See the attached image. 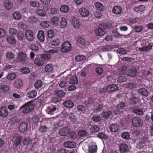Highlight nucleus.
<instances>
[{"label": "nucleus", "mask_w": 153, "mask_h": 153, "mask_svg": "<svg viewBox=\"0 0 153 153\" xmlns=\"http://www.w3.org/2000/svg\"><path fill=\"white\" fill-rule=\"evenodd\" d=\"M32 101H30L23 105L20 108V110L24 114H27L31 112L34 109L35 104Z\"/></svg>", "instance_id": "1"}, {"label": "nucleus", "mask_w": 153, "mask_h": 153, "mask_svg": "<svg viewBox=\"0 0 153 153\" xmlns=\"http://www.w3.org/2000/svg\"><path fill=\"white\" fill-rule=\"evenodd\" d=\"M107 27V26L105 24H100L98 28H97L95 30V34L100 36L104 35L105 33V30Z\"/></svg>", "instance_id": "2"}, {"label": "nucleus", "mask_w": 153, "mask_h": 153, "mask_svg": "<svg viewBox=\"0 0 153 153\" xmlns=\"http://www.w3.org/2000/svg\"><path fill=\"white\" fill-rule=\"evenodd\" d=\"M126 107L125 103L123 102H120L114 109V111L115 114L118 115L122 114Z\"/></svg>", "instance_id": "3"}, {"label": "nucleus", "mask_w": 153, "mask_h": 153, "mask_svg": "<svg viewBox=\"0 0 153 153\" xmlns=\"http://www.w3.org/2000/svg\"><path fill=\"white\" fill-rule=\"evenodd\" d=\"M58 50H54L53 49H51L48 51L46 53L42 54L41 56L42 59L44 61L45 63L50 59L51 57V55L49 53H55L58 52Z\"/></svg>", "instance_id": "4"}, {"label": "nucleus", "mask_w": 153, "mask_h": 153, "mask_svg": "<svg viewBox=\"0 0 153 153\" xmlns=\"http://www.w3.org/2000/svg\"><path fill=\"white\" fill-rule=\"evenodd\" d=\"M143 124V121L140 118L137 117H133L132 120V125L135 127H141Z\"/></svg>", "instance_id": "5"}, {"label": "nucleus", "mask_w": 153, "mask_h": 153, "mask_svg": "<svg viewBox=\"0 0 153 153\" xmlns=\"http://www.w3.org/2000/svg\"><path fill=\"white\" fill-rule=\"evenodd\" d=\"M71 49V45L68 41H66L64 43L61 50V51L63 53L67 52Z\"/></svg>", "instance_id": "6"}, {"label": "nucleus", "mask_w": 153, "mask_h": 153, "mask_svg": "<svg viewBox=\"0 0 153 153\" xmlns=\"http://www.w3.org/2000/svg\"><path fill=\"white\" fill-rule=\"evenodd\" d=\"M18 59L19 61L23 64H26L28 62L27 55L23 52H20L18 55Z\"/></svg>", "instance_id": "7"}, {"label": "nucleus", "mask_w": 153, "mask_h": 153, "mask_svg": "<svg viewBox=\"0 0 153 153\" xmlns=\"http://www.w3.org/2000/svg\"><path fill=\"white\" fill-rule=\"evenodd\" d=\"M25 37L29 41H32L34 39L33 33L30 30H27L25 32Z\"/></svg>", "instance_id": "8"}, {"label": "nucleus", "mask_w": 153, "mask_h": 153, "mask_svg": "<svg viewBox=\"0 0 153 153\" xmlns=\"http://www.w3.org/2000/svg\"><path fill=\"white\" fill-rule=\"evenodd\" d=\"M79 13L81 16L84 18L87 17L89 14V11L86 8L82 7L79 10Z\"/></svg>", "instance_id": "9"}, {"label": "nucleus", "mask_w": 153, "mask_h": 153, "mask_svg": "<svg viewBox=\"0 0 153 153\" xmlns=\"http://www.w3.org/2000/svg\"><path fill=\"white\" fill-rule=\"evenodd\" d=\"M118 89V86L115 84L110 85L106 87V90L109 92H112L116 91Z\"/></svg>", "instance_id": "10"}, {"label": "nucleus", "mask_w": 153, "mask_h": 153, "mask_svg": "<svg viewBox=\"0 0 153 153\" xmlns=\"http://www.w3.org/2000/svg\"><path fill=\"white\" fill-rule=\"evenodd\" d=\"M8 114L7 109L4 106H2L0 108V116L2 117H6Z\"/></svg>", "instance_id": "11"}, {"label": "nucleus", "mask_w": 153, "mask_h": 153, "mask_svg": "<svg viewBox=\"0 0 153 153\" xmlns=\"http://www.w3.org/2000/svg\"><path fill=\"white\" fill-rule=\"evenodd\" d=\"M101 102L100 100L99 99H95L94 98L91 97L88 100V103L89 105H92L94 104H97Z\"/></svg>", "instance_id": "12"}, {"label": "nucleus", "mask_w": 153, "mask_h": 153, "mask_svg": "<svg viewBox=\"0 0 153 153\" xmlns=\"http://www.w3.org/2000/svg\"><path fill=\"white\" fill-rule=\"evenodd\" d=\"M153 136V134H145L141 140L143 142L145 143H149L151 140L153 139L152 138V137Z\"/></svg>", "instance_id": "13"}, {"label": "nucleus", "mask_w": 153, "mask_h": 153, "mask_svg": "<svg viewBox=\"0 0 153 153\" xmlns=\"http://www.w3.org/2000/svg\"><path fill=\"white\" fill-rule=\"evenodd\" d=\"M22 141L21 137L20 136L16 137L14 136L13 138V145L16 146H18Z\"/></svg>", "instance_id": "14"}, {"label": "nucleus", "mask_w": 153, "mask_h": 153, "mask_svg": "<svg viewBox=\"0 0 153 153\" xmlns=\"http://www.w3.org/2000/svg\"><path fill=\"white\" fill-rule=\"evenodd\" d=\"M34 63L37 65L41 66L44 63V61L41 56L40 57H36L34 61Z\"/></svg>", "instance_id": "15"}, {"label": "nucleus", "mask_w": 153, "mask_h": 153, "mask_svg": "<svg viewBox=\"0 0 153 153\" xmlns=\"http://www.w3.org/2000/svg\"><path fill=\"white\" fill-rule=\"evenodd\" d=\"M27 124L25 122H23L20 125L19 128V129L20 131L24 133L27 131Z\"/></svg>", "instance_id": "16"}, {"label": "nucleus", "mask_w": 153, "mask_h": 153, "mask_svg": "<svg viewBox=\"0 0 153 153\" xmlns=\"http://www.w3.org/2000/svg\"><path fill=\"white\" fill-rule=\"evenodd\" d=\"M64 145L66 148L72 149L76 147V143L74 142L68 141L65 143Z\"/></svg>", "instance_id": "17"}, {"label": "nucleus", "mask_w": 153, "mask_h": 153, "mask_svg": "<svg viewBox=\"0 0 153 153\" xmlns=\"http://www.w3.org/2000/svg\"><path fill=\"white\" fill-rule=\"evenodd\" d=\"M119 149L121 153L127 152L128 150V146L124 143L121 144L119 147Z\"/></svg>", "instance_id": "18"}, {"label": "nucleus", "mask_w": 153, "mask_h": 153, "mask_svg": "<svg viewBox=\"0 0 153 153\" xmlns=\"http://www.w3.org/2000/svg\"><path fill=\"white\" fill-rule=\"evenodd\" d=\"M68 118L73 123H76L77 119L74 113H69L68 114Z\"/></svg>", "instance_id": "19"}, {"label": "nucleus", "mask_w": 153, "mask_h": 153, "mask_svg": "<svg viewBox=\"0 0 153 153\" xmlns=\"http://www.w3.org/2000/svg\"><path fill=\"white\" fill-rule=\"evenodd\" d=\"M139 99L135 97L131 96L129 100V102L131 105H135L139 101Z\"/></svg>", "instance_id": "20"}, {"label": "nucleus", "mask_w": 153, "mask_h": 153, "mask_svg": "<svg viewBox=\"0 0 153 153\" xmlns=\"http://www.w3.org/2000/svg\"><path fill=\"white\" fill-rule=\"evenodd\" d=\"M137 74V69L134 66H132L130 70L129 71V75L133 77L136 76Z\"/></svg>", "instance_id": "21"}, {"label": "nucleus", "mask_w": 153, "mask_h": 153, "mask_svg": "<svg viewBox=\"0 0 153 153\" xmlns=\"http://www.w3.org/2000/svg\"><path fill=\"white\" fill-rule=\"evenodd\" d=\"M153 46V45L149 44L146 46L140 48L139 50L141 51L148 52L152 49Z\"/></svg>", "instance_id": "22"}, {"label": "nucleus", "mask_w": 153, "mask_h": 153, "mask_svg": "<svg viewBox=\"0 0 153 153\" xmlns=\"http://www.w3.org/2000/svg\"><path fill=\"white\" fill-rule=\"evenodd\" d=\"M48 109H49V111L48 113V114L52 115L58 111L57 106L54 105L52 106L51 107H48Z\"/></svg>", "instance_id": "23"}, {"label": "nucleus", "mask_w": 153, "mask_h": 153, "mask_svg": "<svg viewBox=\"0 0 153 153\" xmlns=\"http://www.w3.org/2000/svg\"><path fill=\"white\" fill-rule=\"evenodd\" d=\"M7 42L13 45L16 43V40L15 37L12 35L8 36L6 38Z\"/></svg>", "instance_id": "24"}, {"label": "nucleus", "mask_w": 153, "mask_h": 153, "mask_svg": "<svg viewBox=\"0 0 153 153\" xmlns=\"http://www.w3.org/2000/svg\"><path fill=\"white\" fill-rule=\"evenodd\" d=\"M122 8L119 6H115L112 9V12L113 13L116 14H119L121 12Z\"/></svg>", "instance_id": "25"}, {"label": "nucleus", "mask_w": 153, "mask_h": 153, "mask_svg": "<svg viewBox=\"0 0 153 153\" xmlns=\"http://www.w3.org/2000/svg\"><path fill=\"white\" fill-rule=\"evenodd\" d=\"M23 82L22 80L20 79L16 80L14 85V87L18 88H21Z\"/></svg>", "instance_id": "26"}, {"label": "nucleus", "mask_w": 153, "mask_h": 153, "mask_svg": "<svg viewBox=\"0 0 153 153\" xmlns=\"http://www.w3.org/2000/svg\"><path fill=\"white\" fill-rule=\"evenodd\" d=\"M37 37L41 42H44L45 40V34L43 31L40 30L39 31Z\"/></svg>", "instance_id": "27"}, {"label": "nucleus", "mask_w": 153, "mask_h": 153, "mask_svg": "<svg viewBox=\"0 0 153 153\" xmlns=\"http://www.w3.org/2000/svg\"><path fill=\"white\" fill-rule=\"evenodd\" d=\"M4 6L6 10H10L13 8V4L10 1H7L4 4Z\"/></svg>", "instance_id": "28"}, {"label": "nucleus", "mask_w": 153, "mask_h": 153, "mask_svg": "<svg viewBox=\"0 0 153 153\" xmlns=\"http://www.w3.org/2000/svg\"><path fill=\"white\" fill-rule=\"evenodd\" d=\"M9 86L6 85H4L0 86V90L4 93H7L10 89Z\"/></svg>", "instance_id": "29"}, {"label": "nucleus", "mask_w": 153, "mask_h": 153, "mask_svg": "<svg viewBox=\"0 0 153 153\" xmlns=\"http://www.w3.org/2000/svg\"><path fill=\"white\" fill-rule=\"evenodd\" d=\"M145 9V7L143 5H140L139 6L135 7L133 9L134 11L140 13L143 12Z\"/></svg>", "instance_id": "30"}, {"label": "nucleus", "mask_w": 153, "mask_h": 153, "mask_svg": "<svg viewBox=\"0 0 153 153\" xmlns=\"http://www.w3.org/2000/svg\"><path fill=\"white\" fill-rule=\"evenodd\" d=\"M72 139L75 141H77L80 138L82 137H85L86 134H70Z\"/></svg>", "instance_id": "31"}, {"label": "nucleus", "mask_w": 153, "mask_h": 153, "mask_svg": "<svg viewBox=\"0 0 153 153\" xmlns=\"http://www.w3.org/2000/svg\"><path fill=\"white\" fill-rule=\"evenodd\" d=\"M94 5L97 9L100 11H103L104 9L103 5L100 2H95Z\"/></svg>", "instance_id": "32"}, {"label": "nucleus", "mask_w": 153, "mask_h": 153, "mask_svg": "<svg viewBox=\"0 0 153 153\" xmlns=\"http://www.w3.org/2000/svg\"><path fill=\"white\" fill-rule=\"evenodd\" d=\"M72 24L74 28H78L80 25V22L75 17H74V20L72 21Z\"/></svg>", "instance_id": "33"}, {"label": "nucleus", "mask_w": 153, "mask_h": 153, "mask_svg": "<svg viewBox=\"0 0 153 153\" xmlns=\"http://www.w3.org/2000/svg\"><path fill=\"white\" fill-rule=\"evenodd\" d=\"M64 106L67 108H71L74 105V103L71 101H67L64 102Z\"/></svg>", "instance_id": "34"}, {"label": "nucleus", "mask_w": 153, "mask_h": 153, "mask_svg": "<svg viewBox=\"0 0 153 153\" xmlns=\"http://www.w3.org/2000/svg\"><path fill=\"white\" fill-rule=\"evenodd\" d=\"M55 95L59 97H63L65 95V93L62 90H58L55 92Z\"/></svg>", "instance_id": "35"}, {"label": "nucleus", "mask_w": 153, "mask_h": 153, "mask_svg": "<svg viewBox=\"0 0 153 153\" xmlns=\"http://www.w3.org/2000/svg\"><path fill=\"white\" fill-rule=\"evenodd\" d=\"M37 94L36 91L33 90L29 92L27 94V96L30 98H33L36 97Z\"/></svg>", "instance_id": "36"}, {"label": "nucleus", "mask_w": 153, "mask_h": 153, "mask_svg": "<svg viewBox=\"0 0 153 153\" xmlns=\"http://www.w3.org/2000/svg\"><path fill=\"white\" fill-rule=\"evenodd\" d=\"M97 146L95 145L90 146L88 147V152L90 153H95L97 151Z\"/></svg>", "instance_id": "37"}, {"label": "nucleus", "mask_w": 153, "mask_h": 153, "mask_svg": "<svg viewBox=\"0 0 153 153\" xmlns=\"http://www.w3.org/2000/svg\"><path fill=\"white\" fill-rule=\"evenodd\" d=\"M60 41L58 38L55 39L51 41L50 43L52 46H58L59 44Z\"/></svg>", "instance_id": "38"}, {"label": "nucleus", "mask_w": 153, "mask_h": 153, "mask_svg": "<svg viewBox=\"0 0 153 153\" xmlns=\"http://www.w3.org/2000/svg\"><path fill=\"white\" fill-rule=\"evenodd\" d=\"M112 112L110 111H106L103 112L102 114V117L105 119H109L111 114Z\"/></svg>", "instance_id": "39"}, {"label": "nucleus", "mask_w": 153, "mask_h": 153, "mask_svg": "<svg viewBox=\"0 0 153 153\" xmlns=\"http://www.w3.org/2000/svg\"><path fill=\"white\" fill-rule=\"evenodd\" d=\"M138 92L143 95L147 96L148 95V92L146 89L144 88H140L138 90Z\"/></svg>", "instance_id": "40"}, {"label": "nucleus", "mask_w": 153, "mask_h": 153, "mask_svg": "<svg viewBox=\"0 0 153 153\" xmlns=\"http://www.w3.org/2000/svg\"><path fill=\"white\" fill-rule=\"evenodd\" d=\"M52 23L55 26L58 25L59 22V19L57 17H53L51 19Z\"/></svg>", "instance_id": "41"}, {"label": "nucleus", "mask_w": 153, "mask_h": 153, "mask_svg": "<svg viewBox=\"0 0 153 153\" xmlns=\"http://www.w3.org/2000/svg\"><path fill=\"white\" fill-rule=\"evenodd\" d=\"M70 129L68 127H64L61 128L59 132V134H70Z\"/></svg>", "instance_id": "42"}, {"label": "nucleus", "mask_w": 153, "mask_h": 153, "mask_svg": "<svg viewBox=\"0 0 153 153\" xmlns=\"http://www.w3.org/2000/svg\"><path fill=\"white\" fill-rule=\"evenodd\" d=\"M143 28V26L135 25L133 27V30L136 32L139 33L142 31Z\"/></svg>", "instance_id": "43"}, {"label": "nucleus", "mask_w": 153, "mask_h": 153, "mask_svg": "<svg viewBox=\"0 0 153 153\" xmlns=\"http://www.w3.org/2000/svg\"><path fill=\"white\" fill-rule=\"evenodd\" d=\"M67 22L65 19L64 17L62 18L60 22L61 27L62 28L65 27L67 26Z\"/></svg>", "instance_id": "44"}, {"label": "nucleus", "mask_w": 153, "mask_h": 153, "mask_svg": "<svg viewBox=\"0 0 153 153\" xmlns=\"http://www.w3.org/2000/svg\"><path fill=\"white\" fill-rule=\"evenodd\" d=\"M118 129V127L116 124H112L110 126V129L112 132H116Z\"/></svg>", "instance_id": "45"}, {"label": "nucleus", "mask_w": 153, "mask_h": 153, "mask_svg": "<svg viewBox=\"0 0 153 153\" xmlns=\"http://www.w3.org/2000/svg\"><path fill=\"white\" fill-rule=\"evenodd\" d=\"M75 59L76 62H83L85 59V57L83 55H79L76 56Z\"/></svg>", "instance_id": "46"}, {"label": "nucleus", "mask_w": 153, "mask_h": 153, "mask_svg": "<svg viewBox=\"0 0 153 153\" xmlns=\"http://www.w3.org/2000/svg\"><path fill=\"white\" fill-rule=\"evenodd\" d=\"M36 13L38 15L42 16H45L46 14L45 11L42 9H39L36 10Z\"/></svg>", "instance_id": "47"}, {"label": "nucleus", "mask_w": 153, "mask_h": 153, "mask_svg": "<svg viewBox=\"0 0 153 153\" xmlns=\"http://www.w3.org/2000/svg\"><path fill=\"white\" fill-rule=\"evenodd\" d=\"M40 25L43 27L47 28L50 26L51 23L50 22L48 21L42 22L41 23Z\"/></svg>", "instance_id": "48"}, {"label": "nucleus", "mask_w": 153, "mask_h": 153, "mask_svg": "<svg viewBox=\"0 0 153 153\" xmlns=\"http://www.w3.org/2000/svg\"><path fill=\"white\" fill-rule=\"evenodd\" d=\"M77 109L79 112L84 113L86 110V108L85 106L82 105H79L77 107Z\"/></svg>", "instance_id": "49"}, {"label": "nucleus", "mask_w": 153, "mask_h": 153, "mask_svg": "<svg viewBox=\"0 0 153 153\" xmlns=\"http://www.w3.org/2000/svg\"><path fill=\"white\" fill-rule=\"evenodd\" d=\"M69 10V7L65 5H62L60 8V10L63 13H67Z\"/></svg>", "instance_id": "50"}, {"label": "nucleus", "mask_w": 153, "mask_h": 153, "mask_svg": "<svg viewBox=\"0 0 153 153\" xmlns=\"http://www.w3.org/2000/svg\"><path fill=\"white\" fill-rule=\"evenodd\" d=\"M99 130V127L96 125H95L92 126L90 128V131L91 132L94 133L98 132Z\"/></svg>", "instance_id": "51"}, {"label": "nucleus", "mask_w": 153, "mask_h": 153, "mask_svg": "<svg viewBox=\"0 0 153 153\" xmlns=\"http://www.w3.org/2000/svg\"><path fill=\"white\" fill-rule=\"evenodd\" d=\"M132 112L138 115H141L143 114V111L142 109L136 108L132 110Z\"/></svg>", "instance_id": "52"}, {"label": "nucleus", "mask_w": 153, "mask_h": 153, "mask_svg": "<svg viewBox=\"0 0 153 153\" xmlns=\"http://www.w3.org/2000/svg\"><path fill=\"white\" fill-rule=\"evenodd\" d=\"M53 69V67L51 64L47 65L45 68V71L47 72H50Z\"/></svg>", "instance_id": "53"}, {"label": "nucleus", "mask_w": 153, "mask_h": 153, "mask_svg": "<svg viewBox=\"0 0 153 153\" xmlns=\"http://www.w3.org/2000/svg\"><path fill=\"white\" fill-rule=\"evenodd\" d=\"M32 142L31 139L30 138L27 137H25L23 140V144L24 145H29Z\"/></svg>", "instance_id": "54"}, {"label": "nucleus", "mask_w": 153, "mask_h": 153, "mask_svg": "<svg viewBox=\"0 0 153 153\" xmlns=\"http://www.w3.org/2000/svg\"><path fill=\"white\" fill-rule=\"evenodd\" d=\"M42 82L41 80H38L36 81L34 84V86L37 89H39L40 88L42 85Z\"/></svg>", "instance_id": "55"}, {"label": "nucleus", "mask_w": 153, "mask_h": 153, "mask_svg": "<svg viewBox=\"0 0 153 153\" xmlns=\"http://www.w3.org/2000/svg\"><path fill=\"white\" fill-rule=\"evenodd\" d=\"M78 79L76 76H72L70 79V82L73 84H76L78 82Z\"/></svg>", "instance_id": "56"}, {"label": "nucleus", "mask_w": 153, "mask_h": 153, "mask_svg": "<svg viewBox=\"0 0 153 153\" xmlns=\"http://www.w3.org/2000/svg\"><path fill=\"white\" fill-rule=\"evenodd\" d=\"M49 130V128L45 126H41L39 128V131L42 133H45Z\"/></svg>", "instance_id": "57"}, {"label": "nucleus", "mask_w": 153, "mask_h": 153, "mask_svg": "<svg viewBox=\"0 0 153 153\" xmlns=\"http://www.w3.org/2000/svg\"><path fill=\"white\" fill-rule=\"evenodd\" d=\"M92 120L95 122H100L101 120L100 116L98 115H94L92 118Z\"/></svg>", "instance_id": "58"}, {"label": "nucleus", "mask_w": 153, "mask_h": 153, "mask_svg": "<svg viewBox=\"0 0 153 153\" xmlns=\"http://www.w3.org/2000/svg\"><path fill=\"white\" fill-rule=\"evenodd\" d=\"M13 16L14 19L18 20L20 19L21 17L20 13L17 11L15 12L13 14Z\"/></svg>", "instance_id": "59"}, {"label": "nucleus", "mask_w": 153, "mask_h": 153, "mask_svg": "<svg viewBox=\"0 0 153 153\" xmlns=\"http://www.w3.org/2000/svg\"><path fill=\"white\" fill-rule=\"evenodd\" d=\"M97 137L101 140H105L109 139V136H107L106 134H97Z\"/></svg>", "instance_id": "60"}, {"label": "nucleus", "mask_w": 153, "mask_h": 153, "mask_svg": "<svg viewBox=\"0 0 153 153\" xmlns=\"http://www.w3.org/2000/svg\"><path fill=\"white\" fill-rule=\"evenodd\" d=\"M16 77V75L15 73L9 74L7 76V78L8 79L13 80Z\"/></svg>", "instance_id": "61"}, {"label": "nucleus", "mask_w": 153, "mask_h": 153, "mask_svg": "<svg viewBox=\"0 0 153 153\" xmlns=\"http://www.w3.org/2000/svg\"><path fill=\"white\" fill-rule=\"evenodd\" d=\"M145 145V143L143 142L141 140L137 144V147L139 149H141L143 148Z\"/></svg>", "instance_id": "62"}, {"label": "nucleus", "mask_w": 153, "mask_h": 153, "mask_svg": "<svg viewBox=\"0 0 153 153\" xmlns=\"http://www.w3.org/2000/svg\"><path fill=\"white\" fill-rule=\"evenodd\" d=\"M6 56L7 58L9 59H13L14 57V54L10 52H8Z\"/></svg>", "instance_id": "63"}, {"label": "nucleus", "mask_w": 153, "mask_h": 153, "mask_svg": "<svg viewBox=\"0 0 153 153\" xmlns=\"http://www.w3.org/2000/svg\"><path fill=\"white\" fill-rule=\"evenodd\" d=\"M30 48L32 50L37 51L39 49V46L34 44H32L30 46Z\"/></svg>", "instance_id": "64"}]
</instances>
